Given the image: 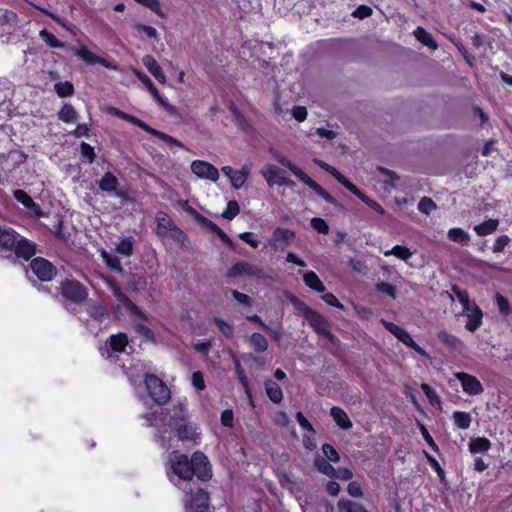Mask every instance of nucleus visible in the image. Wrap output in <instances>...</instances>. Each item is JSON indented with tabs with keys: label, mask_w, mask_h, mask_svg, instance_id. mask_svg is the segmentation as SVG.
I'll return each mask as SVG.
<instances>
[{
	"label": "nucleus",
	"mask_w": 512,
	"mask_h": 512,
	"mask_svg": "<svg viewBox=\"0 0 512 512\" xmlns=\"http://www.w3.org/2000/svg\"><path fill=\"white\" fill-rule=\"evenodd\" d=\"M13 249L15 250L17 256L23 257L24 259H29L35 254L34 244L22 238H18Z\"/></svg>",
	"instance_id": "5701e85b"
},
{
	"label": "nucleus",
	"mask_w": 512,
	"mask_h": 512,
	"mask_svg": "<svg viewBox=\"0 0 512 512\" xmlns=\"http://www.w3.org/2000/svg\"><path fill=\"white\" fill-rule=\"evenodd\" d=\"M191 171L198 178L216 182L219 179L218 169L207 161L194 160L190 165Z\"/></svg>",
	"instance_id": "6e6552de"
},
{
	"label": "nucleus",
	"mask_w": 512,
	"mask_h": 512,
	"mask_svg": "<svg viewBox=\"0 0 512 512\" xmlns=\"http://www.w3.org/2000/svg\"><path fill=\"white\" fill-rule=\"evenodd\" d=\"M133 243L132 237L123 238L117 243L116 251L121 255L129 257L133 254Z\"/></svg>",
	"instance_id": "37998d69"
},
{
	"label": "nucleus",
	"mask_w": 512,
	"mask_h": 512,
	"mask_svg": "<svg viewBox=\"0 0 512 512\" xmlns=\"http://www.w3.org/2000/svg\"><path fill=\"white\" fill-rule=\"evenodd\" d=\"M265 390L268 398L274 403H280L283 399L281 387L272 380L265 382Z\"/></svg>",
	"instance_id": "c85d7f7f"
},
{
	"label": "nucleus",
	"mask_w": 512,
	"mask_h": 512,
	"mask_svg": "<svg viewBox=\"0 0 512 512\" xmlns=\"http://www.w3.org/2000/svg\"><path fill=\"white\" fill-rule=\"evenodd\" d=\"M439 341L446 345L448 348L459 351L463 347L462 341L453 334L441 331L437 335Z\"/></svg>",
	"instance_id": "a878e982"
},
{
	"label": "nucleus",
	"mask_w": 512,
	"mask_h": 512,
	"mask_svg": "<svg viewBox=\"0 0 512 512\" xmlns=\"http://www.w3.org/2000/svg\"><path fill=\"white\" fill-rule=\"evenodd\" d=\"M58 119L64 123H76L79 115L71 104L65 103L58 112Z\"/></svg>",
	"instance_id": "bb28decb"
},
{
	"label": "nucleus",
	"mask_w": 512,
	"mask_h": 512,
	"mask_svg": "<svg viewBox=\"0 0 512 512\" xmlns=\"http://www.w3.org/2000/svg\"><path fill=\"white\" fill-rule=\"evenodd\" d=\"M300 181L310 187L318 196L321 197L324 189L312 178H310L304 171L297 177Z\"/></svg>",
	"instance_id": "3c124183"
},
{
	"label": "nucleus",
	"mask_w": 512,
	"mask_h": 512,
	"mask_svg": "<svg viewBox=\"0 0 512 512\" xmlns=\"http://www.w3.org/2000/svg\"><path fill=\"white\" fill-rule=\"evenodd\" d=\"M138 4L149 8L152 12H154L160 18H166L167 15L161 8L160 0H134Z\"/></svg>",
	"instance_id": "c03bdc74"
},
{
	"label": "nucleus",
	"mask_w": 512,
	"mask_h": 512,
	"mask_svg": "<svg viewBox=\"0 0 512 512\" xmlns=\"http://www.w3.org/2000/svg\"><path fill=\"white\" fill-rule=\"evenodd\" d=\"M499 225L497 219H489L483 223L474 226V231L478 236H485L493 233Z\"/></svg>",
	"instance_id": "72a5a7b5"
},
{
	"label": "nucleus",
	"mask_w": 512,
	"mask_h": 512,
	"mask_svg": "<svg viewBox=\"0 0 512 512\" xmlns=\"http://www.w3.org/2000/svg\"><path fill=\"white\" fill-rule=\"evenodd\" d=\"M436 208L435 202L428 197H423L418 203V210L426 215H429Z\"/></svg>",
	"instance_id": "5fc2aeb1"
},
{
	"label": "nucleus",
	"mask_w": 512,
	"mask_h": 512,
	"mask_svg": "<svg viewBox=\"0 0 512 512\" xmlns=\"http://www.w3.org/2000/svg\"><path fill=\"white\" fill-rule=\"evenodd\" d=\"M452 294L450 295L451 299H457L458 302L461 304L462 309L472 305L475 303L474 301L470 300L469 294L466 290L461 289L458 286H453L451 289Z\"/></svg>",
	"instance_id": "2f4dec72"
},
{
	"label": "nucleus",
	"mask_w": 512,
	"mask_h": 512,
	"mask_svg": "<svg viewBox=\"0 0 512 512\" xmlns=\"http://www.w3.org/2000/svg\"><path fill=\"white\" fill-rule=\"evenodd\" d=\"M311 226L319 233L327 234L329 232V226L326 223V221L322 218H313L311 220Z\"/></svg>",
	"instance_id": "e2e57ef3"
},
{
	"label": "nucleus",
	"mask_w": 512,
	"mask_h": 512,
	"mask_svg": "<svg viewBox=\"0 0 512 512\" xmlns=\"http://www.w3.org/2000/svg\"><path fill=\"white\" fill-rule=\"evenodd\" d=\"M13 195L27 209V213L31 217L39 218L43 215L40 206L24 190L17 189L13 192Z\"/></svg>",
	"instance_id": "ddd939ff"
},
{
	"label": "nucleus",
	"mask_w": 512,
	"mask_h": 512,
	"mask_svg": "<svg viewBox=\"0 0 512 512\" xmlns=\"http://www.w3.org/2000/svg\"><path fill=\"white\" fill-rule=\"evenodd\" d=\"M249 174L250 169L246 165L243 166L241 170L234 171L231 178L229 179L233 188L240 189L246 182Z\"/></svg>",
	"instance_id": "7c9ffc66"
},
{
	"label": "nucleus",
	"mask_w": 512,
	"mask_h": 512,
	"mask_svg": "<svg viewBox=\"0 0 512 512\" xmlns=\"http://www.w3.org/2000/svg\"><path fill=\"white\" fill-rule=\"evenodd\" d=\"M330 415L341 429L349 430L352 428L353 424L347 413L340 407L333 406L330 409Z\"/></svg>",
	"instance_id": "6ab92c4d"
},
{
	"label": "nucleus",
	"mask_w": 512,
	"mask_h": 512,
	"mask_svg": "<svg viewBox=\"0 0 512 512\" xmlns=\"http://www.w3.org/2000/svg\"><path fill=\"white\" fill-rule=\"evenodd\" d=\"M295 238L294 231L278 227L274 230L269 243L275 249H284L292 243Z\"/></svg>",
	"instance_id": "9b49d317"
},
{
	"label": "nucleus",
	"mask_w": 512,
	"mask_h": 512,
	"mask_svg": "<svg viewBox=\"0 0 512 512\" xmlns=\"http://www.w3.org/2000/svg\"><path fill=\"white\" fill-rule=\"evenodd\" d=\"M274 157L279 163H281L283 166L287 167L296 177H298L300 174H302L303 170L298 168L294 163H292L289 159H287L283 155L276 153L274 155Z\"/></svg>",
	"instance_id": "864d4df0"
},
{
	"label": "nucleus",
	"mask_w": 512,
	"mask_h": 512,
	"mask_svg": "<svg viewBox=\"0 0 512 512\" xmlns=\"http://www.w3.org/2000/svg\"><path fill=\"white\" fill-rule=\"evenodd\" d=\"M322 451L325 457L331 462H338L340 460L339 454L336 449L330 444H324Z\"/></svg>",
	"instance_id": "052dcab7"
},
{
	"label": "nucleus",
	"mask_w": 512,
	"mask_h": 512,
	"mask_svg": "<svg viewBox=\"0 0 512 512\" xmlns=\"http://www.w3.org/2000/svg\"><path fill=\"white\" fill-rule=\"evenodd\" d=\"M250 346L256 351V352H264L268 348V341L267 339L259 333H253L249 338Z\"/></svg>",
	"instance_id": "a19ab883"
},
{
	"label": "nucleus",
	"mask_w": 512,
	"mask_h": 512,
	"mask_svg": "<svg viewBox=\"0 0 512 512\" xmlns=\"http://www.w3.org/2000/svg\"><path fill=\"white\" fill-rule=\"evenodd\" d=\"M305 320L317 334L333 340L334 336L329 331L327 320L317 311L314 310Z\"/></svg>",
	"instance_id": "4468645a"
},
{
	"label": "nucleus",
	"mask_w": 512,
	"mask_h": 512,
	"mask_svg": "<svg viewBox=\"0 0 512 512\" xmlns=\"http://www.w3.org/2000/svg\"><path fill=\"white\" fill-rule=\"evenodd\" d=\"M413 34L416 37V39L418 41H420L422 44H424L425 46H427L433 50L437 49V47H438L437 43L433 39L432 35L429 32H427L424 28L417 27L414 30Z\"/></svg>",
	"instance_id": "c756f323"
},
{
	"label": "nucleus",
	"mask_w": 512,
	"mask_h": 512,
	"mask_svg": "<svg viewBox=\"0 0 512 512\" xmlns=\"http://www.w3.org/2000/svg\"><path fill=\"white\" fill-rule=\"evenodd\" d=\"M421 389L423 390V392L425 393L429 402L432 405H440L441 404L440 397L438 396L436 391L434 389H432L428 384L423 383L421 385Z\"/></svg>",
	"instance_id": "6e6d98bb"
},
{
	"label": "nucleus",
	"mask_w": 512,
	"mask_h": 512,
	"mask_svg": "<svg viewBox=\"0 0 512 512\" xmlns=\"http://www.w3.org/2000/svg\"><path fill=\"white\" fill-rule=\"evenodd\" d=\"M134 29L140 33H144L150 39H157L158 37L157 30L152 26L136 23L134 24Z\"/></svg>",
	"instance_id": "4d7b16f0"
},
{
	"label": "nucleus",
	"mask_w": 512,
	"mask_h": 512,
	"mask_svg": "<svg viewBox=\"0 0 512 512\" xmlns=\"http://www.w3.org/2000/svg\"><path fill=\"white\" fill-rule=\"evenodd\" d=\"M102 257H103L105 263L107 264V266H109L110 268H112L114 270H118V271L122 270L121 263L117 257H113V256L109 255L106 251L102 252Z\"/></svg>",
	"instance_id": "338daca9"
},
{
	"label": "nucleus",
	"mask_w": 512,
	"mask_h": 512,
	"mask_svg": "<svg viewBox=\"0 0 512 512\" xmlns=\"http://www.w3.org/2000/svg\"><path fill=\"white\" fill-rule=\"evenodd\" d=\"M74 54L88 65L96 64L99 58V56L94 54L86 46L83 45L76 49Z\"/></svg>",
	"instance_id": "c9c22d12"
},
{
	"label": "nucleus",
	"mask_w": 512,
	"mask_h": 512,
	"mask_svg": "<svg viewBox=\"0 0 512 512\" xmlns=\"http://www.w3.org/2000/svg\"><path fill=\"white\" fill-rule=\"evenodd\" d=\"M454 424L462 430H466L470 427L472 417L468 412L455 411L452 415Z\"/></svg>",
	"instance_id": "f704fd0d"
},
{
	"label": "nucleus",
	"mask_w": 512,
	"mask_h": 512,
	"mask_svg": "<svg viewBox=\"0 0 512 512\" xmlns=\"http://www.w3.org/2000/svg\"><path fill=\"white\" fill-rule=\"evenodd\" d=\"M510 238L507 235H501L496 238L494 244H493V252H502L504 248L509 244Z\"/></svg>",
	"instance_id": "774afa93"
},
{
	"label": "nucleus",
	"mask_w": 512,
	"mask_h": 512,
	"mask_svg": "<svg viewBox=\"0 0 512 512\" xmlns=\"http://www.w3.org/2000/svg\"><path fill=\"white\" fill-rule=\"evenodd\" d=\"M119 187L118 178L111 172H106L99 181L100 190L112 194Z\"/></svg>",
	"instance_id": "b1692460"
},
{
	"label": "nucleus",
	"mask_w": 512,
	"mask_h": 512,
	"mask_svg": "<svg viewBox=\"0 0 512 512\" xmlns=\"http://www.w3.org/2000/svg\"><path fill=\"white\" fill-rule=\"evenodd\" d=\"M0 26L8 34L21 28L17 14L7 9H0Z\"/></svg>",
	"instance_id": "dca6fc26"
},
{
	"label": "nucleus",
	"mask_w": 512,
	"mask_h": 512,
	"mask_svg": "<svg viewBox=\"0 0 512 512\" xmlns=\"http://www.w3.org/2000/svg\"><path fill=\"white\" fill-rule=\"evenodd\" d=\"M240 211L239 204L236 201H229L227 203V207L225 211L222 213V216L225 219L231 220L233 219Z\"/></svg>",
	"instance_id": "bf43d9fd"
},
{
	"label": "nucleus",
	"mask_w": 512,
	"mask_h": 512,
	"mask_svg": "<svg viewBox=\"0 0 512 512\" xmlns=\"http://www.w3.org/2000/svg\"><path fill=\"white\" fill-rule=\"evenodd\" d=\"M155 219L157 222L156 234L159 237L169 236L178 243L185 242L187 238L186 234L183 232L182 229L175 225V223L167 213L159 211L156 213Z\"/></svg>",
	"instance_id": "7ed1b4c3"
},
{
	"label": "nucleus",
	"mask_w": 512,
	"mask_h": 512,
	"mask_svg": "<svg viewBox=\"0 0 512 512\" xmlns=\"http://www.w3.org/2000/svg\"><path fill=\"white\" fill-rule=\"evenodd\" d=\"M87 312L99 323H107L110 319L109 312L99 303H89Z\"/></svg>",
	"instance_id": "412c9836"
},
{
	"label": "nucleus",
	"mask_w": 512,
	"mask_h": 512,
	"mask_svg": "<svg viewBox=\"0 0 512 512\" xmlns=\"http://www.w3.org/2000/svg\"><path fill=\"white\" fill-rule=\"evenodd\" d=\"M145 385L154 402L163 404L170 398V390L159 378L154 375H146Z\"/></svg>",
	"instance_id": "20e7f679"
},
{
	"label": "nucleus",
	"mask_w": 512,
	"mask_h": 512,
	"mask_svg": "<svg viewBox=\"0 0 512 512\" xmlns=\"http://www.w3.org/2000/svg\"><path fill=\"white\" fill-rule=\"evenodd\" d=\"M291 303L292 305L295 307V309L300 312L301 314H303V316L305 317V319L314 311L312 308H310L307 304H305L304 302H302L301 300H299L298 298L296 297H292L291 298Z\"/></svg>",
	"instance_id": "13d9d810"
},
{
	"label": "nucleus",
	"mask_w": 512,
	"mask_h": 512,
	"mask_svg": "<svg viewBox=\"0 0 512 512\" xmlns=\"http://www.w3.org/2000/svg\"><path fill=\"white\" fill-rule=\"evenodd\" d=\"M30 266L32 272L41 281H50L56 274V269L52 263L41 257L33 259Z\"/></svg>",
	"instance_id": "9d476101"
},
{
	"label": "nucleus",
	"mask_w": 512,
	"mask_h": 512,
	"mask_svg": "<svg viewBox=\"0 0 512 512\" xmlns=\"http://www.w3.org/2000/svg\"><path fill=\"white\" fill-rule=\"evenodd\" d=\"M399 341H401L403 344H405L406 346H408L409 348L413 349L414 351H416L417 353H419L420 355L424 356V357H427L428 354L427 352L422 348L420 347L414 340L413 338L411 337V335L404 329V331L401 333V335H399V338H398Z\"/></svg>",
	"instance_id": "58836bf2"
},
{
	"label": "nucleus",
	"mask_w": 512,
	"mask_h": 512,
	"mask_svg": "<svg viewBox=\"0 0 512 512\" xmlns=\"http://www.w3.org/2000/svg\"><path fill=\"white\" fill-rule=\"evenodd\" d=\"M384 255H394L403 261H408V259L411 258L413 253L405 246L396 245L392 249L384 251Z\"/></svg>",
	"instance_id": "79ce46f5"
},
{
	"label": "nucleus",
	"mask_w": 512,
	"mask_h": 512,
	"mask_svg": "<svg viewBox=\"0 0 512 512\" xmlns=\"http://www.w3.org/2000/svg\"><path fill=\"white\" fill-rule=\"evenodd\" d=\"M194 475L203 481L212 476L209 460L203 453H193L190 460L178 451L170 453L167 476L174 485L182 488V484L191 481Z\"/></svg>",
	"instance_id": "f03ea898"
},
{
	"label": "nucleus",
	"mask_w": 512,
	"mask_h": 512,
	"mask_svg": "<svg viewBox=\"0 0 512 512\" xmlns=\"http://www.w3.org/2000/svg\"><path fill=\"white\" fill-rule=\"evenodd\" d=\"M491 447V443L487 438L478 437L470 441L469 450L473 454L485 453Z\"/></svg>",
	"instance_id": "473e14b6"
},
{
	"label": "nucleus",
	"mask_w": 512,
	"mask_h": 512,
	"mask_svg": "<svg viewBox=\"0 0 512 512\" xmlns=\"http://www.w3.org/2000/svg\"><path fill=\"white\" fill-rule=\"evenodd\" d=\"M214 323L217 325L219 330L226 336L231 337L233 334V327L229 323L225 322L221 318L215 317Z\"/></svg>",
	"instance_id": "0e129e2a"
},
{
	"label": "nucleus",
	"mask_w": 512,
	"mask_h": 512,
	"mask_svg": "<svg viewBox=\"0 0 512 512\" xmlns=\"http://www.w3.org/2000/svg\"><path fill=\"white\" fill-rule=\"evenodd\" d=\"M151 135L159 138L160 140L164 141L166 144H168L169 146H177V147H180V148H183L184 145L179 141L177 140L176 138H173L172 136L170 135H167L163 132H160L154 128H152V130L150 131Z\"/></svg>",
	"instance_id": "09e8293b"
},
{
	"label": "nucleus",
	"mask_w": 512,
	"mask_h": 512,
	"mask_svg": "<svg viewBox=\"0 0 512 512\" xmlns=\"http://www.w3.org/2000/svg\"><path fill=\"white\" fill-rule=\"evenodd\" d=\"M19 235L11 228L0 226V248L12 250L16 245Z\"/></svg>",
	"instance_id": "a211bd4d"
},
{
	"label": "nucleus",
	"mask_w": 512,
	"mask_h": 512,
	"mask_svg": "<svg viewBox=\"0 0 512 512\" xmlns=\"http://www.w3.org/2000/svg\"><path fill=\"white\" fill-rule=\"evenodd\" d=\"M453 375L461 383L462 390L465 394L477 396L484 392V387L477 377L465 372H454Z\"/></svg>",
	"instance_id": "0eeeda50"
},
{
	"label": "nucleus",
	"mask_w": 512,
	"mask_h": 512,
	"mask_svg": "<svg viewBox=\"0 0 512 512\" xmlns=\"http://www.w3.org/2000/svg\"><path fill=\"white\" fill-rule=\"evenodd\" d=\"M348 190L351 193H353L357 198H359L362 202H364L367 206L373 209L376 213L380 215H383L385 213L384 209L379 203L363 194L353 183L350 186H348Z\"/></svg>",
	"instance_id": "4be33fe9"
},
{
	"label": "nucleus",
	"mask_w": 512,
	"mask_h": 512,
	"mask_svg": "<svg viewBox=\"0 0 512 512\" xmlns=\"http://www.w3.org/2000/svg\"><path fill=\"white\" fill-rule=\"evenodd\" d=\"M148 426L157 427L156 441L159 445L168 450L171 447L170 441L173 432L181 441L196 442L200 432L197 426L187 422L182 408H174L172 413L164 412L163 409L145 415Z\"/></svg>",
	"instance_id": "f257e3e1"
},
{
	"label": "nucleus",
	"mask_w": 512,
	"mask_h": 512,
	"mask_svg": "<svg viewBox=\"0 0 512 512\" xmlns=\"http://www.w3.org/2000/svg\"><path fill=\"white\" fill-rule=\"evenodd\" d=\"M128 344V337L124 333H118L110 337V346L114 352H123Z\"/></svg>",
	"instance_id": "4c0bfd02"
},
{
	"label": "nucleus",
	"mask_w": 512,
	"mask_h": 512,
	"mask_svg": "<svg viewBox=\"0 0 512 512\" xmlns=\"http://www.w3.org/2000/svg\"><path fill=\"white\" fill-rule=\"evenodd\" d=\"M300 181L310 187L318 196L321 197L324 189L312 178H310L304 171L297 177Z\"/></svg>",
	"instance_id": "603ef678"
},
{
	"label": "nucleus",
	"mask_w": 512,
	"mask_h": 512,
	"mask_svg": "<svg viewBox=\"0 0 512 512\" xmlns=\"http://www.w3.org/2000/svg\"><path fill=\"white\" fill-rule=\"evenodd\" d=\"M191 383L193 387L198 391H203L206 387L203 373L196 371L192 374Z\"/></svg>",
	"instance_id": "680f3d73"
},
{
	"label": "nucleus",
	"mask_w": 512,
	"mask_h": 512,
	"mask_svg": "<svg viewBox=\"0 0 512 512\" xmlns=\"http://www.w3.org/2000/svg\"><path fill=\"white\" fill-rule=\"evenodd\" d=\"M55 92L58 94V96L64 98L72 96L74 93V86L71 82L65 81V82H57L54 85Z\"/></svg>",
	"instance_id": "de8ad7c7"
},
{
	"label": "nucleus",
	"mask_w": 512,
	"mask_h": 512,
	"mask_svg": "<svg viewBox=\"0 0 512 512\" xmlns=\"http://www.w3.org/2000/svg\"><path fill=\"white\" fill-rule=\"evenodd\" d=\"M262 176L267 181V184L270 187L275 185L283 186L285 182L286 173L284 170L280 169L278 166L273 164H268L261 170Z\"/></svg>",
	"instance_id": "f8f14e48"
},
{
	"label": "nucleus",
	"mask_w": 512,
	"mask_h": 512,
	"mask_svg": "<svg viewBox=\"0 0 512 512\" xmlns=\"http://www.w3.org/2000/svg\"><path fill=\"white\" fill-rule=\"evenodd\" d=\"M300 181L310 187L318 196L321 197L324 189L312 178H310L304 171L297 177Z\"/></svg>",
	"instance_id": "8fccbe9b"
},
{
	"label": "nucleus",
	"mask_w": 512,
	"mask_h": 512,
	"mask_svg": "<svg viewBox=\"0 0 512 512\" xmlns=\"http://www.w3.org/2000/svg\"><path fill=\"white\" fill-rule=\"evenodd\" d=\"M447 235L451 241L459 244H468L470 241V235L462 228H451Z\"/></svg>",
	"instance_id": "ea45409f"
},
{
	"label": "nucleus",
	"mask_w": 512,
	"mask_h": 512,
	"mask_svg": "<svg viewBox=\"0 0 512 512\" xmlns=\"http://www.w3.org/2000/svg\"><path fill=\"white\" fill-rule=\"evenodd\" d=\"M109 287H110L111 291L113 292L114 296L117 298V300L120 303H122L131 312L142 316V313L138 310L136 305L129 300V298L126 296V294H124L121 291L120 287L116 283L110 282Z\"/></svg>",
	"instance_id": "aec40b11"
},
{
	"label": "nucleus",
	"mask_w": 512,
	"mask_h": 512,
	"mask_svg": "<svg viewBox=\"0 0 512 512\" xmlns=\"http://www.w3.org/2000/svg\"><path fill=\"white\" fill-rule=\"evenodd\" d=\"M338 509L341 512H368L362 504L348 499H340L338 502Z\"/></svg>",
	"instance_id": "e433bc0d"
},
{
	"label": "nucleus",
	"mask_w": 512,
	"mask_h": 512,
	"mask_svg": "<svg viewBox=\"0 0 512 512\" xmlns=\"http://www.w3.org/2000/svg\"><path fill=\"white\" fill-rule=\"evenodd\" d=\"M459 315L467 318L465 328L469 332H475L483 323V312L476 303L463 308Z\"/></svg>",
	"instance_id": "1a4fd4ad"
},
{
	"label": "nucleus",
	"mask_w": 512,
	"mask_h": 512,
	"mask_svg": "<svg viewBox=\"0 0 512 512\" xmlns=\"http://www.w3.org/2000/svg\"><path fill=\"white\" fill-rule=\"evenodd\" d=\"M142 63L145 66V68L149 71V73L161 84L166 83V76L160 67V65L157 63L155 58L151 55H145L142 58Z\"/></svg>",
	"instance_id": "f3484780"
},
{
	"label": "nucleus",
	"mask_w": 512,
	"mask_h": 512,
	"mask_svg": "<svg viewBox=\"0 0 512 512\" xmlns=\"http://www.w3.org/2000/svg\"><path fill=\"white\" fill-rule=\"evenodd\" d=\"M242 275L261 277L263 271L248 262H238L227 271V277L235 278Z\"/></svg>",
	"instance_id": "2eb2a0df"
},
{
	"label": "nucleus",
	"mask_w": 512,
	"mask_h": 512,
	"mask_svg": "<svg viewBox=\"0 0 512 512\" xmlns=\"http://www.w3.org/2000/svg\"><path fill=\"white\" fill-rule=\"evenodd\" d=\"M303 280L305 284L312 290L318 293H324L326 288L318 275L313 271L303 273Z\"/></svg>",
	"instance_id": "393cba45"
},
{
	"label": "nucleus",
	"mask_w": 512,
	"mask_h": 512,
	"mask_svg": "<svg viewBox=\"0 0 512 512\" xmlns=\"http://www.w3.org/2000/svg\"><path fill=\"white\" fill-rule=\"evenodd\" d=\"M209 505V496L201 488L191 491L184 500L185 512H208Z\"/></svg>",
	"instance_id": "39448f33"
},
{
	"label": "nucleus",
	"mask_w": 512,
	"mask_h": 512,
	"mask_svg": "<svg viewBox=\"0 0 512 512\" xmlns=\"http://www.w3.org/2000/svg\"><path fill=\"white\" fill-rule=\"evenodd\" d=\"M314 465L317 470L329 477H333L335 475V468L327 462L323 457H316L314 460Z\"/></svg>",
	"instance_id": "a18cd8bd"
},
{
	"label": "nucleus",
	"mask_w": 512,
	"mask_h": 512,
	"mask_svg": "<svg viewBox=\"0 0 512 512\" xmlns=\"http://www.w3.org/2000/svg\"><path fill=\"white\" fill-rule=\"evenodd\" d=\"M40 38L51 48H62L64 43L58 40L52 33L43 29L39 32Z\"/></svg>",
	"instance_id": "49530a36"
},
{
	"label": "nucleus",
	"mask_w": 512,
	"mask_h": 512,
	"mask_svg": "<svg viewBox=\"0 0 512 512\" xmlns=\"http://www.w3.org/2000/svg\"><path fill=\"white\" fill-rule=\"evenodd\" d=\"M315 163L326 170L328 173H330L339 183H341L345 188L348 189V186L352 184L343 174H341L339 171H337L334 167L329 165L328 163L315 159Z\"/></svg>",
	"instance_id": "cd10ccee"
},
{
	"label": "nucleus",
	"mask_w": 512,
	"mask_h": 512,
	"mask_svg": "<svg viewBox=\"0 0 512 512\" xmlns=\"http://www.w3.org/2000/svg\"><path fill=\"white\" fill-rule=\"evenodd\" d=\"M123 120L128 121V122L138 126L139 128L143 129L147 133H150V131L152 130V127L148 126L144 121H142L128 113H125Z\"/></svg>",
	"instance_id": "69168bd1"
},
{
	"label": "nucleus",
	"mask_w": 512,
	"mask_h": 512,
	"mask_svg": "<svg viewBox=\"0 0 512 512\" xmlns=\"http://www.w3.org/2000/svg\"><path fill=\"white\" fill-rule=\"evenodd\" d=\"M61 293L66 299L74 303H81L87 298L85 287L80 282L72 279L62 282Z\"/></svg>",
	"instance_id": "423d86ee"
}]
</instances>
